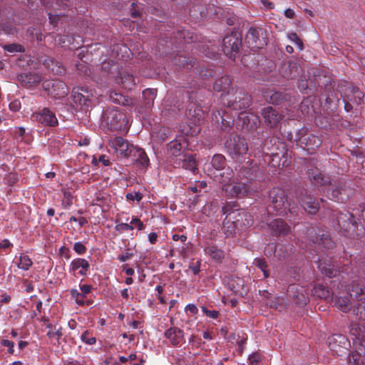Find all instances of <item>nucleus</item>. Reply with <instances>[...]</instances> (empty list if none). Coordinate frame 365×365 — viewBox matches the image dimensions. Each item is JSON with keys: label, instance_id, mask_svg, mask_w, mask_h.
I'll list each match as a JSON object with an SVG mask.
<instances>
[{"label": "nucleus", "instance_id": "f8f14e48", "mask_svg": "<svg viewBox=\"0 0 365 365\" xmlns=\"http://www.w3.org/2000/svg\"><path fill=\"white\" fill-rule=\"evenodd\" d=\"M211 165L216 170L222 171L220 175L222 178L221 182H229L233 177V172L230 168H226L225 158L221 154L215 155L211 160Z\"/></svg>", "mask_w": 365, "mask_h": 365}, {"label": "nucleus", "instance_id": "72a5a7b5", "mask_svg": "<svg viewBox=\"0 0 365 365\" xmlns=\"http://www.w3.org/2000/svg\"><path fill=\"white\" fill-rule=\"evenodd\" d=\"M275 257L279 260H284L288 259L293 253L294 247L292 245L287 244H277L276 245Z\"/></svg>", "mask_w": 365, "mask_h": 365}, {"label": "nucleus", "instance_id": "864d4df0", "mask_svg": "<svg viewBox=\"0 0 365 365\" xmlns=\"http://www.w3.org/2000/svg\"><path fill=\"white\" fill-rule=\"evenodd\" d=\"M353 309L354 315L360 320H365V301H361Z\"/></svg>", "mask_w": 365, "mask_h": 365}, {"label": "nucleus", "instance_id": "412c9836", "mask_svg": "<svg viewBox=\"0 0 365 365\" xmlns=\"http://www.w3.org/2000/svg\"><path fill=\"white\" fill-rule=\"evenodd\" d=\"M317 263V267L322 274L329 278L334 277L338 274L339 271L331 259L319 258Z\"/></svg>", "mask_w": 365, "mask_h": 365}, {"label": "nucleus", "instance_id": "09e8293b", "mask_svg": "<svg viewBox=\"0 0 365 365\" xmlns=\"http://www.w3.org/2000/svg\"><path fill=\"white\" fill-rule=\"evenodd\" d=\"M241 209L239 208V205L237 202H227L226 204L222 207V212L224 215H227L225 218H230L232 215H235V212H238V210Z\"/></svg>", "mask_w": 365, "mask_h": 365}, {"label": "nucleus", "instance_id": "bf43d9fd", "mask_svg": "<svg viewBox=\"0 0 365 365\" xmlns=\"http://www.w3.org/2000/svg\"><path fill=\"white\" fill-rule=\"evenodd\" d=\"M4 50L8 52H23L24 51L23 46L17 43L7 44L4 46Z\"/></svg>", "mask_w": 365, "mask_h": 365}, {"label": "nucleus", "instance_id": "c85d7f7f", "mask_svg": "<svg viewBox=\"0 0 365 365\" xmlns=\"http://www.w3.org/2000/svg\"><path fill=\"white\" fill-rule=\"evenodd\" d=\"M336 220L339 226L345 231L350 230L351 227L356 225L354 215L349 212L339 213L336 217Z\"/></svg>", "mask_w": 365, "mask_h": 365}, {"label": "nucleus", "instance_id": "a19ab883", "mask_svg": "<svg viewBox=\"0 0 365 365\" xmlns=\"http://www.w3.org/2000/svg\"><path fill=\"white\" fill-rule=\"evenodd\" d=\"M43 65L55 75H61L65 71L61 63L51 58H46Z\"/></svg>", "mask_w": 365, "mask_h": 365}, {"label": "nucleus", "instance_id": "ea45409f", "mask_svg": "<svg viewBox=\"0 0 365 365\" xmlns=\"http://www.w3.org/2000/svg\"><path fill=\"white\" fill-rule=\"evenodd\" d=\"M101 71L104 75L115 77L119 73L118 66L113 60L104 61L101 64Z\"/></svg>", "mask_w": 365, "mask_h": 365}, {"label": "nucleus", "instance_id": "7c9ffc66", "mask_svg": "<svg viewBox=\"0 0 365 365\" xmlns=\"http://www.w3.org/2000/svg\"><path fill=\"white\" fill-rule=\"evenodd\" d=\"M315 247L322 249H332L334 247V242L325 234L319 235L311 240Z\"/></svg>", "mask_w": 365, "mask_h": 365}, {"label": "nucleus", "instance_id": "39448f33", "mask_svg": "<svg viewBox=\"0 0 365 365\" xmlns=\"http://www.w3.org/2000/svg\"><path fill=\"white\" fill-rule=\"evenodd\" d=\"M103 120L110 130H124L128 128V120L126 115L114 108H108L102 115Z\"/></svg>", "mask_w": 365, "mask_h": 365}, {"label": "nucleus", "instance_id": "8fccbe9b", "mask_svg": "<svg viewBox=\"0 0 365 365\" xmlns=\"http://www.w3.org/2000/svg\"><path fill=\"white\" fill-rule=\"evenodd\" d=\"M157 96V89L147 88L143 91V98L145 101V106L150 108Z\"/></svg>", "mask_w": 365, "mask_h": 365}, {"label": "nucleus", "instance_id": "423d86ee", "mask_svg": "<svg viewBox=\"0 0 365 365\" xmlns=\"http://www.w3.org/2000/svg\"><path fill=\"white\" fill-rule=\"evenodd\" d=\"M267 30L262 27H251L245 36V43L252 51L264 48L267 44Z\"/></svg>", "mask_w": 365, "mask_h": 365}, {"label": "nucleus", "instance_id": "393cba45", "mask_svg": "<svg viewBox=\"0 0 365 365\" xmlns=\"http://www.w3.org/2000/svg\"><path fill=\"white\" fill-rule=\"evenodd\" d=\"M235 214L231 215V220H234L233 222L237 224L240 230L252 225L253 220L251 215L244 210L241 209L238 210V212H235Z\"/></svg>", "mask_w": 365, "mask_h": 365}, {"label": "nucleus", "instance_id": "0e129e2a", "mask_svg": "<svg viewBox=\"0 0 365 365\" xmlns=\"http://www.w3.org/2000/svg\"><path fill=\"white\" fill-rule=\"evenodd\" d=\"M276 245L274 243H269L264 249V254L267 257H271L272 255L275 256Z\"/></svg>", "mask_w": 365, "mask_h": 365}, {"label": "nucleus", "instance_id": "1a4fd4ad", "mask_svg": "<svg viewBox=\"0 0 365 365\" xmlns=\"http://www.w3.org/2000/svg\"><path fill=\"white\" fill-rule=\"evenodd\" d=\"M227 152L233 159H239L248 150L247 143L245 138L235 135L226 143Z\"/></svg>", "mask_w": 365, "mask_h": 365}, {"label": "nucleus", "instance_id": "2eb2a0df", "mask_svg": "<svg viewBox=\"0 0 365 365\" xmlns=\"http://www.w3.org/2000/svg\"><path fill=\"white\" fill-rule=\"evenodd\" d=\"M240 125L247 131L255 130L260 124V120L258 116L253 114H248L246 112H241L238 115Z\"/></svg>", "mask_w": 365, "mask_h": 365}, {"label": "nucleus", "instance_id": "bb28decb", "mask_svg": "<svg viewBox=\"0 0 365 365\" xmlns=\"http://www.w3.org/2000/svg\"><path fill=\"white\" fill-rule=\"evenodd\" d=\"M350 365H365V342L359 341L355 352L349 356Z\"/></svg>", "mask_w": 365, "mask_h": 365}, {"label": "nucleus", "instance_id": "6e6552de", "mask_svg": "<svg viewBox=\"0 0 365 365\" xmlns=\"http://www.w3.org/2000/svg\"><path fill=\"white\" fill-rule=\"evenodd\" d=\"M197 39V36L188 30L178 29L173 33V36H165V38L158 40V45L164 46V43L170 46L180 44L181 43H190Z\"/></svg>", "mask_w": 365, "mask_h": 365}, {"label": "nucleus", "instance_id": "a878e982", "mask_svg": "<svg viewBox=\"0 0 365 365\" xmlns=\"http://www.w3.org/2000/svg\"><path fill=\"white\" fill-rule=\"evenodd\" d=\"M36 118L37 121L45 125L54 127L58 125V120L56 115L48 108H43L41 112L36 114Z\"/></svg>", "mask_w": 365, "mask_h": 365}, {"label": "nucleus", "instance_id": "052dcab7", "mask_svg": "<svg viewBox=\"0 0 365 365\" xmlns=\"http://www.w3.org/2000/svg\"><path fill=\"white\" fill-rule=\"evenodd\" d=\"M217 114L220 118V123L222 124V128L226 130L227 128H230L232 126V121L228 120L225 118L224 112H221L220 110H217Z\"/></svg>", "mask_w": 365, "mask_h": 365}, {"label": "nucleus", "instance_id": "6e6d98bb", "mask_svg": "<svg viewBox=\"0 0 365 365\" xmlns=\"http://www.w3.org/2000/svg\"><path fill=\"white\" fill-rule=\"evenodd\" d=\"M16 264L19 269L28 270L32 265V261L27 255L21 254L19 258V262H16Z\"/></svg>", "mask_w": 365, "mask_h": 365}, {"label": "nucleus", "instance_id": "f03ea898", "mask_svg": "<svg viewBox=\"0 0 365 365\" xmlns=\"http://www.w3.org/2000/svg\"><path fill=\"white\" fill-rule=\"evenodd\" d=\"M268 212L278 215L297 213V207L288 200L285 191L278 187H273L268 195Z\"/></svg>", "mask_w": 365, "mask_h": 365}, {"label": "nucleus", "instance_id": "de8ad7c7", "mask_svg": "<svg viewBox=\"0 0 365 365\" xmlns=\"http://www.w3.org/2000/svg\"><path fill=\"white\" fill-rule=\"evenodd\" d=\"M266 304L269 307L274 309L279 312L284 310L286 307L285 300L282 297H277L268 299Z\"/></svg>", "mask_w": 365, "mask_h": 365}, {"label": "nucleus", "instance_id": "4c0bfd02", "mask_svg": "<svg viewBox=\"0 0 365 365\" xmlns=\"http://www.w3.org/2000/svg\"><path fill=\"white\" fill-rule=\"evenodd\" d=\"M109 98L111 102L123 106H130L133 104L132 98L116 91L110 92Z\"/></svg>", "mask_w": 365, "mask_h": 365}, {"label": "nucleus", "instance_id": "13d9d810", "mask_svg": "<svg viewBox=\"0 0 365 365\" xmlns=\"http://www.w3.org/2000/svg\"><path fill=\"white\" fill-rule=\"evenodd\" d=\"M190 16L197 19L199 16L202 17L204 16V12L202 11V6L200 5H193L190 9Z\"/></svg>", "mask_w": 365, "mask_h": 365}, {"label": "nucleus", "instance_id": "f3484780", "mask_svg": "<svg viewBox=\"0 0 365 365\" xmlns=\"http://www.w3.org/2000/svg\"><path fill=\"white\" fill-rule=\"evenodd\" d=\"M73 103L82 107L88 108L91 105V98L87 88H73L71 92Z\"/></svg>", "mask_w": 365, "mask_h": 365}, {"label": "nucleus", "instance_id": "49530a36", "mask_svg": "<svg viewBox=\"0 0 365 365\" xmlns=\"http://www.w3.org/2000/svg\"><path fill=\"white\" fill-rule=\"evenodd\" d=\"M334 304L337 309L343 312H348L352 308L351 302L349 297H337L334 299Z\"/></svg>", "mask_w": 365, "mask_h": 365}, {"label": "nucleus", "instance_id": "5fc2aeb1", "mask_svg": "<svg viewBox=\"0 0 365 365\" xmlns=\"http://www.w3.org/2000/svg\"><path fill=\"white\" fill-rule=\"evenodd\" d=\"M253 264L262 271L264 278H267L269 277V270L267 269L268 265L265 259L256 258L254 260Z\"/></svg>", "mask_w": 365, "mask_h": 365}, {"label": "nucleus", "instance_id": "6ab92c4d", "mask_svg": "<svg viewBox=\"0 0 365 365\" xmlns=\"http://www.w3.org/2000/svg\"><path fill=\"white\" fill-rule=\"evenodd\" d=\"M301 70L296 62L287 61L281 64L279 71L284 78L292 79L299 76Z\"/></svg>", "mask_w": 365, "mask_h": 365}, {"label": "nucleus", "instance_id": "b1692460", "mask_svg": "<svg viewBox=\"0 0 365 365\" xmlns=\"http://www.w3.org/2000/svg\"><path fill=\"white\" fill-rule=\"evenodd\" d=\"M349 345L348 339L342 334H334L329 339L330 349L337 354L341 352L342 349L347 350Z\"/></svg>", "mask_w": 365, "mask_h": 365}, {"label": "nucleus", "instance_id": "603ef678", "mask_svg": "<svg viewBox=\"0 0 365 365\" xmlns=\"http://www.w3.org/2000/svg\"><path fill=\"white\" fill-rule=\"evenodd\" d=\"M312 293L314 297L321 299H327L330 295L329 289L322 284H317L312 289Z\"/></svg>", "mask_w": 365, "mask_h": 365}, {"label": "nucleus", "instance_id": "69168bd1", "mask_svg": "<svg viewBox=\"0 0 365 365\" xmlns=\"http://www.w3.org/2000/svg\"><path fill=\"white\" fill-rule=\"evenodd\" d=\"M225 21L229 26H234L238 21V17L234 14H227Z\"/></svg>", "mask_w": 365, "mask_h": 365}, {"label": "nucleus", "instance_id": "4d7b16f0", "mask_svg": "<svg viewBox=\"0 0 365 365\" xmlns=\"http://www.w3.org/2000/svg\"><path fill=\"white\" fill-rule=\"evenodd\" d=\"M169 147L172 155L179 158V154H181L180 152L182 148V144L178 141H173L170 143Z\"/></svg>", "mask_w": 365, "mask_h": 365}, {"label": "nucleus", "instance_id": "dca6fc26", "mask_svg": "<svg viewBox=\"0 0 365 365\" xmlns=\"http://www.w3.org/2000/svg\"><path fill=\"white\" fill-rule=\"evenodd\" d=\"M261 115L264 120L265 124L269 128L276 127L283 118L282 114L271 106L263 108L261 110Z\"/></svg>", "mask_w": 365, "mask_h": 365}, {"label": "nucleus", "instance_id": "20e7f679", "mask_svg": "<svg viewBox=\"0 0 365 365\" xmlns=\"http://www.w3.org/2000/svg\"><path fill=\"white\" fill-rule=\"evenodd\" d=\"M279 146H282V148H284L283 144L274 138H267L265 140L262 148V153L264 155V163L270 165L272 167L279 166L280 158L282 154Z\"/></svg>", "mask_w": 365, "mask_h": 365}, {"label": "nucleus", "instance_id": "c9c22d12", "mask_svg": "<svg viewBox=\"0 0 365 365\" xmlns=\"http://www.w3.org/2000/svg\"><path fill=\"white\" fill-rule=\"evenodd\" d=\"M287 94L282 91H269L265 95L266 101L271 104L281 105L287 101Z\"/></svg>", "mask_w": 365, "mask_h": 365}, {"label": "nucleus", "instance_id": "338daca9", "mask_svg": "<svg viewBox=\"0 0 365 365\" xmlns=\"http://www.w3.org/2000/svg\"><path fill=\"white\" fill-rule=\"evenodd\" d=\"M203 313L208 317L212 319H217L219 316V312L215 310H209L205 307H202Z\"/></svg>", "mask_w": 365, "mask_h": 365}, {"label": "nucleus", "instance_id": "4be33fe9", "mask_svg": "<svg viewBox=\"0 0 365 365\" xmlns=\"http://www.w3.org/2000/svg\"><path fill=\"white\" fill-rule=\"evenodd\" d=\"M41 80V76L36 72L24 73L18 76L21 85L26 88L37 86Z\"/></svg>", "mask_w": 365, "mask_h": 365}, {"label": "nucleus", "instance_id": "473e14b6", "mask_svg": "<svg viewBox=\"0 0 365 365\" xmlns=\"http://www.w3.org/2000/svg\"><path fill=\"white\" fill-rule=\"evenodd\" d=\"M165 336L174 346L179 345L184 338L182 330L177 327H171L166 330Z\"/></svg>", "mask_w": 365, "mask_h": 365}, {"label": "nucleus", "instance_id": "ddd939ff", "mask_svg": "<svg viewBox=\"0 0 365 365\" xmlns=\"http://www.w3.org/2000/svg\"><path fill=\"white\" fill-rule=\"evenodd\" d=\"M223 182L222 190L228 197L242 198L249 192L248 186L243 182L227 183Z\"/></svg>", "mask_w": 365, "mask_h": 365}, {"label": "nucleus", "instance_id": "58836bf2", "mask_svg": "<svg viewBox=\"0 0 365 365\" xmlns=\"http://www.w3.org/2000/svg\"><path fill=\"white\" fill-rule=\"evenodd\" d=\"M231 79L228 76H224L217 79L212 86V88L217 92H228L231 85Z\"/></svg>", "mask_w": 365, "mask_h": 365}, {"label": "nucleus", "instance_id": "aec40b11", "mask_svg": "<svg viewBox=\"0 0 365 365\" xmlns=\"http://www.w3.org/2000/svg\"><path fill=\"white\" fill-rule=\"evenodd\" d=\"M125 157H130L133 163L138 164L143 168H146L149 164V158L144 150L133 145H131L129 153Z\"/></svg>", "mask_w": 365, "mask_h": 365}, {"label": "nucleus", "instance_id": "c756f323", "mask_svg": "<svg viewBox=\"0 0 365 365\" xmlns=\"http://www.w3.org/2000/svg\"><path fill=\"white\" fill-rule=\"evenodd\" d=\"M178 160L181 163L182 167L186 170H188L192 173H195L197 168V163L195 159L192 154L182 153L179 154V158Z\"/></svg>", "mask_w": 365, "mask_h": 365}, {"label": "nucleus", "instance_id": "a18cd8bd", "mask_svg": "<svg viewBox=\"0 0 365 365\" xmlns=\"http://www.w3.org/2000/svg\"><path fill=\"white\" fill-rule=\"evenodd\" d=\"M71 266L73 271H76L79 268H81L78 273L82 276L86 275V271L90 267L88 262L86 259L81 258L73 259L71 262Z\"/></svg>", "mask_w": 365, "mask_h": 365}, {"label": "nucleus", "instance_id": "9d476101", "mask_svg": "<svg viewBox=\"0 0 365 365\" xmlns=\"http://www.w3.org/2000/svg\"><path fill=\"white\" fill-rule=\"evenodd\" d=\"M42 86L45 91L55 98H63L68 93L66 83L59 80H46L43 81Z\"/></svg>", "mask_w": 365, "mask_h": 365}, {"label": "nucleus", "instance_id": "37998d69", "mask_svg": "<svg viewBox=\"0 0 365 365\" xmlns=\"http://www.w3.org/2000/svg\"><path fill=\"white\" fill-rule=\"evenodd\" d=\"M233 221L234 220H230V218H225L224 220L222 230L227 237L235 236L238 230H240L237 224Z\"/></svg>", "mask_w": 365, "mask_h": 365}, {"label": "nucleus", "instance_id": "79ce46f5", "mask_svg": "<svg viewBox=\"0 0 365 365\" xmlns=\"http://www.w3.org/2000/svg\"><path fill=\"white\" fill-rule=\"evenodd\" d=\"M119 76H117V81L121 83L125 88L130 89L132 86L135 85V78L133 74L129 73L127 71L123 73H118Z\"/></svg>", "mask_w": 365, "mask_h": 365}, {"label": "nucleus", "instance_id": "774afa93", "mask_svg": "<svg viewBox=\"0 0 365 365\" xmlns=\"http://www.w3.org/2000/svg\"><path fill=\"white\" fill-rule=\"evenodd\" d=\"M81 339L82 341H83L85 343L88 344H90V345H92V344H94L96 341V338L95 337H91L89 336V334L88 333V331H85L82 335H81Z\"/></svg>", "mask_w": 365, "mask_h": 365}, {"label": "nucleus", "instance_id": "f257e3e1", "mask_svg": "<svg viewBox=\"0 0 365 365\" xmlns=\"http://www.w3.org/2000/svg\"><path fill=\"white\" fill-rule=\"evenodd\" d=\"M307 177L312 185L321 187V191L330 200L339 202L346 201L353 194L350 185L342 180L331 182L329 175L323 174L317 168H309Z\"/></svg>", "mask_w": 365, "mask_h": 365}, {"label": "nucleus", "instance_id": "cd10ccee", "mask_svg": "<svg viewBox=\"0 0 365 365\" xmlns=\"http://www.w3.org/2000/svg\"><path fill=\"white\" fill-rule=\"evenodd\" d=\"M109 145L125 157L129 153L132 145H129L122 137H115L109 141Z\"/></svg>", "mask_w": 365, "mask_h": 365}, {"label": "nucleus", "instance_id": "680f3d73", "mask_svg": "<svg viewBox=\"0 0 365 365\" xmlns=\"http://www.w3.org/2000/svg\"><path fill=\"white\" fill-rule=\"evenodd\" d=\"M71 294L72 297L76 299V303L78 304H79V305H83L84 304L83 294H81V293L78 292L76 289H72L71 291Z\"/></svg>", "mask_w": 365, "mask_h": 365}, {"label": "nucleus", "instance_id": "5701e85b", "mask_svg": "<svg viewBox=\"0 0 365 365\" xmlns=\"http://www.w3.org/2000/svg\"><path fill=\"white\" fill-rule=\"evenodd\" d=\"M172 63L177 69L184 68L190 70L196 65V60L192 56L178 53L172 59Z\"/></svg>", "mask_w": 365, "mask_h": 365}, {"label": "nucleus", "instance_id": "9b49d317", "mask_svg": "<svg viewBox=\"0 0 365 365\" xmlns=\"http://www.w3.org/2000/svg\"><path fill=\"white\" fill-rule=\"evenodd\" d=\"M299 203L309 214H316L319 209V203L307 190H302L297 196Z\"/></svg>", "mask_w": 365, "mask_h": 365}, {"label": "nucleus", "instance_id": "2f4dec72", "mask_svg": "<svg viewBox=\"0 0 365 365\" xmlns=\"http://www.w3.org/2000/svg\"><path fill=\"white\" fill-rule=\"evenodd\" d=\"M227 284L229 288L236 294L243 295L246 292L245 280L242 278L232 276Z\"/></svg>", "mask_w": 365, "mask_h": 365}, {"label": "nucleus", "instance_id": "7ed1b4c3", "mask_svg": "<svg viewBox=\"0 0 365 365\" xmlns=\"http://www.w3.org/2000/svg\"><path fill=\"white\" fill-rule=\"evenodd\" d=\"M252 102L251 96L242 88H232L222 97L224 105L233 110H245Z\"/></svg>", "mask_w": 365, "mask_h": 365}, {"label": "nucleus", "instance_id": "e433bc0d", "mask_svg": "<svg viewBox=\"0 0 365 365\" xmlns=\"http://www.w3.org/2000/svg\"><path fill=\"white\" fill-rule=\"evenodd\" d=\"M349 292L351 297H354L358 301H365V286L359 282H353L349 287Z\"/></svg>", "mask_w": 365, "mask_h": 365}, {"label": "nucleus", "instance_id": "c03bdc74", "mask_svg": "<svg viewBox=\"0 0 365 365\" xmlns=\"http://www.w3.org/2000/svg\"><path fill=\"white\" fill-rule=\"evenodd\" d=\"M350 334L359 341L365 342V324L352 323L350 327Z\"/></svg>", "mask_w": 365, "mask_h": 365}, {"label": "nucleus", "instance_id": "4468645a", "mask_svg": "<svg viewBox=\"0 0 365 365\" xmlns=\"http://www.w3.org/2000/svg\"><path fill=\"white\" fill-rule=\"evenodd\" d=\"M288 293L294 303L299 307L305 306L309 302L308 291L299 285L292 284L288 287Z\"/></svg>", "mask_w": 365, "mask_h": 365}, {"label": "nucleus", "instance_id": "0eeeda50", "mask_svg": "<svg viewBox=\"0 0 365 365\" xmlns=\"http://www.w3.org/2000/svg\"><path fill=\"white\" fill-rule=\"evenodd\" d=\"M242 45V38L240 34L237 32H232L223 38L222 50L226 56L235 60Z\"/></svg>", "mask_w": 365, "mask_h": 365}, {"label": "nucleus", "instance_id": "f704fd0d", "mask_svg": "<svg viewBox=\"0 0 365 365\" xmlns=\"http://www.w3.org/2000/svg\"><path fill=\"white\" fill-rule=\"evenodd\" d=\"M269 227L275 235H286L289 232V227L282 220L275 219L269 224Z\"/></svg>", "mask_w": 365, "mask_h": 365}, {"label": "nucleus", "instance_id": "a211bd4d", "mask_svg": "<svg viewBox=\"0 0 365 365\" xmlns=\"http://www.w3.org/2000/svg\"><path fill=\"white\" fill-rule=\"evenodd\" d=\"M54 13L48 12V17L50 23L56 26L58 23L66 16V14L62 12L61 10H65L68 7V1L66 0H56L52 6Z\"/></svg>", "mask_w": 365, "mask_h": 365}, {"label": "nucleus", "instance_id": "3c124183", "mask_svg": "<svg viewBox=\"0 0 365 365\" xmlns=\"http://www.w3.org/2000/svg\"><path fill=\"white\" fill-rule=\"evenodd\" d=\"M206 254L217 261H221L225 257V253L222 250L215 246H208L205 249Z\"/></svg>", "mask_w": 365, "mask_h": 365}, {"label": "nucleus", "instance_id": "e2e57ef3", "mask_svg": "<svg viewBox=\"0 0 365 365\" xmlns=\"http://www.w3.org/2000/svg\"><path fill=\"white\" fill-rule=\"evenodd\" d=\"M126 199L128 200L138 202L140 201L143 198V195L140 192H130L126 194Z\"/></svg>", "mask_w": 365, "mask_h": 365}]
</instances>
